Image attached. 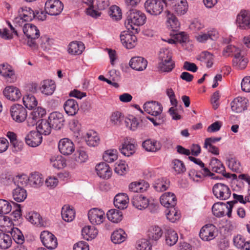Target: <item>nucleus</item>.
<instances>
[{"instance_id": "nucleus-1", "label": "nucleus", "mask_w": 250, "mask_h": 250, "mask_svg": "<svg viewBox=\"0 0 250 250\" xmlns=\"http://www.w3.org/2000/svg\"><path fill=\"white\" fill-rule=\"evenodd\" d=\"M145 14L140 10L132 9L127 16L125 25L128 30H137V27L143 25L146 21Z\"/></svg>"}, {"instance_id": "nucleus-2", "label": "nucleus", "mask_w": 250, "mask_h": 250, "mask_svg": "<svg viewBox=\"0 0 250 250\" xmlns=\"http://www.w3.org/2000/svg\"><path fill=\"white\" fill-rule=\"evenodd\" d=\"M158 68L163 72H170L175 67V62L172 59V53L166 48L161 49L159 53Z\"/></svg>"}, {"instance_id": "nucleus-3", "label": "nucleus", "mask_w": 250, "mask_h": 250, "mask_svg": "<svg viewBox=\"0 0 250 250\" xmlns=\"http://www.w3.org/2000/svg\"><path fill=\"white\" fill-rule=\"evenodd\" d=\"M35 18V12L30 7H24L19 10L18 15L14 19V23L16 26L24 27L29 21Z\"/></svg>"}, {"instance_id": "nucleus-4", "label": "nucleus", "mask_w": 250, "mask_h": 250, "mask_svg": "<svg viewBox=\"0 0 250 250\" xmlns=\"http://www.w3.org/2000/svg\"><path fill=\"white\" fill-rule=\"evenodd\" d=\"M232 202H217L212 207V211L217 217H222L227 215L229 218L231 217Z\"/></svg>"}, {"instance_id": "nucleus-5", "label": "nucleus", "mask_w": 250, "mask_h": 250, "mask_svg": "<svg viewBox=\"0 0 250 250\" xmlns=\"http://www.w3.org/2000/svg\"><path fill=\"white\" fill-rule=\"evenodd\" d=\"M166 5L165 0H147L144 4L146 12L154 16L160 15Z\"/></svg>"}, {"instance_id": "nucleus-6", "label": "nucleus", "mask_w": 250, "mask_h": 250, "mask_svg": "<svg viewBox=\"0 0 250 250\" xmlns=\"http://www.w3.org/2000/svg\"><path fill=\"white\" fill-rule=\"evenodd\" d=\"M212 191L215 197L221 200L228 199L231 195V190L228 186L221 183L215 184Z\"/></svg>"}, {"instance_id": "nucleus-7", "label": "nucleus", "mask_w": 250, "mask_h": 250, "mask_svg": "<svg viewBox=\"0 0 250 250\" xmlns=\"http://www.w3.org/2000/svg\"><path fill=\"white\" fill-rule=\"evenodd\" d=\"M217 235L216 227L213 224H208L204 225L200 229V238L204 241H210L213 240Z\"/></svg>"}, {"instance_id": "nucleus-8", "label": "nucleus", "mask_w": 250, "mask_h": 250, "mask_svg": "<svg viewBox=\"0 0 250 250\" xmlns=\"http://www.w3.org/2000/svg\"><path fill=\"white\" fill-rule=\"evenodd\" d=\"M136 148L137 145L134 140L131 138L126 137L120 146L119 150L123 155L129 157L135 153Z\"/></svg>"}, {"instance_id": "nucleus-9", "label": "nucleus", "mask_w": 250, "mask_h": 250, "mask_svg": "<svg viewBox=\"0 0 250 250\" xmlns=\"http://www.w3.org/2000/svg\"><path fill=\"white\" fill-rule=\"evenodd\" d=\"M22 31L27 38L30 39V42L28 43L31 46H35L36 43L34 40L40 37V31L34 24L29 23L25 24L24 27H22Z\"/></svg>"}, {"instance_id": "nucleus-10", "label": "nucleus", "mask_w": 250, "mask_h": 250, "mask_svg": "<svg viewBox=\"0 0 250 250\" xmlns=\"http://www.w3.org/2000/svg\"><path fill=\"white\" fill-rule=\"evenodd\" d=\"M88 218L92 225H99L102 224L105 219V213L102 209L92 208L88 211Z\"/></svg>"}, {"instance_id": "nucleus-11", "label": "nucleus", "mask_w": 250, "mask_h": 250, "mask_svg": "<svg viewBox=\"0 0 250 250\" xmlns=\"http://www.w3.org/2000/svg\"><path fill=\"white\" fill-rule=\"evenodd\" d=\"M11 116L13 120L18 123H22L27 118L26 109L21 104H14L10 108Z\"/></svg>"}, {"instance_id": "nucleus-12", "label": "nucleus", "mask_w": 250, "mask_h": 250, "mask_svg": "<svg viewBox=\"0 0 250 250\" xmlns=\"http://www.w3.org/2000/svg\"><path fill=\"white\" fill-rule=\"evenodd\" d=\"M63 8L62 3L59 0H48L45 4V10L52 16L59 15Z\"/></svg>"}, {"instance_id": "nucleus-13", "label": "nucleus", "mask_w": 250, "mask_h": 250, "mask_svg": "<svg viewBox=\"0 0 250 250\" xmlns=\"http://www.w3.org/2000/svg\"><path fill=\"white\" fill-rule=\"evenodd\" d=\"M40 238L43 245L48 249H54L58 245L56 237L54 234L48 231L42 232Z\"/></svg>"}, {"instance_id": "nucleus-14", "label": "nucleus", "mask_w": 250, "mask_h": 250, "mask_svg": "<svg viewBox=\"0 0 250 250\" xmlns=\"http://www.w3.org/2000/svg\"><path fill=\"white\" fill-rule=\"evenodd\" d=\"M236 24L241 29H250V11L242 10L236 17Z\"/></svg>"}, {"instance_id": "nucleus-15", "label": "nucleus", "mask_w": 250, "mask_h": 250, "mask_svg": "<svg viewBox=\"0 0 250 250\" xmlns=\"http://www.w3.org/2000/svg\"><path fill=\"white\" fill-rule=\"evenodd\" d=\"M58 148L61 153L63 155L68 156L74 151L75 146L70 139L64 138L59 141Z\"/></svg>"}, {"instance_id": "nucleus-16", "label": "nucleus", "mask_w": 250, "mask_h": 250, "mask_svg": "<svg viewBox=\"0 0 250 250\" xmlns=\"http://www.w3.org/2000/svg\"><path fill=\"white\" fill-rule=\"evenodd\" d=\"M248 100L244 97H237L231 102V109L235 113H241L247 109Z\"/></svg>"}, {"instance_id": "nucleus-17", "label": "nucleus", "mask_w": 250, "mask_h": 250, "mask_svg": "<svg viewBox=\"0 0 250 250\" xmlns=\"http://www.w3.org/2000/svg\"><path fill=\"white\" fill-rule=\"evenodd\" d=\"M48 120L52 127L56 129H61L63 126L65 122L63 114L57 111L50 113Z\"/></svg>"}, {"instance_id": "nucleus-18", "label": "nucleus", "mask_w": 250, "mask_h": 250, "mask_svg": "<svg viewBox=\"0 0 250 250\" xmlns=\"http://www.w3.org/2000/svg\"><path fill=\"white\" fill-rule=\"evenodd\" d=\"M0 75L4 77L7 81L13 83L16 80V76L14 68L8 63L0 65Z\"/></svg>"}, {"instance_id": "nucleus-19", "label": "nucleus", "mask_w": 250, "mask_h": 250, "mask_svg": "<svg viewBox=\"0 0 250 250\" xmlns=\"http://www.w3.org/2000/svg\"><path fill=\"white\" fill-rule=\"evenodd\" d=\"M170 5L172 10L179 15L186 14L188 8L186 0H171Z\"/></svg>"}, {"instance_id": "nucleus-20", "label": "nucleus", "mask_w": 250, "mask_h": 250, "mask_svg": "<svg viewBox=\"0 0 250 250\" xmlns=\"http://www.w3.org/2000/svg\"><path fill=\"white\" fill-rule=\"evenodd\" d=\"M42 136L37 131H31L28 133L25 138V143L31 147H36L39 146L42 142Z\"/></svg>"}, {"instance_id": "nucleus-21", "label": "nucleus", "mask_w": 250, "mask_h": 250, "mask_svg": "<svg viewBox=\"0 0 250 250\" xmlns=\"http://www.w3.org/2000/svg\"><path fill=\"white\" fill-rule=\"evenodd\" d=\"M144 110L153 116H157L161 113L163 107L161 104L156 101L146 102L144 104Z\"/></svg>"}, {"instance_id": "nucleus-22", "label": "nucleus", "mask_w": 250, "mask_h": 250, "mask_svg": "<svg viewBox=\"0 0 250 250\" xmlns=\"http://www.w3.org/2000/svg\"><path fill=\"white\" fill-rule=\"evenodd\" d=\"M95 170L97 175L104 179H109L112 175V169L105 163H101L96 165Z\"/></svg>"}, {"instance_id": "nucleus-23", "label": "nucleus", "mask_w": 250, "mask_h": 250, "mask_svg": "<svg viewBox=\"0 0 250 250\" xmlns=\"http://www.w3.org/2000/svg\"><path fill=\"white\" fill-rule=\"evenodd\" d=\"M129 65L134 70L143 71L146 68L147 62L146 60L142 57L136 56L132 57L130 59Z\"/></svg>"}, {"instance_id": "nucleus-24", "label": "nucleus", "mask_w": 250, "mask_h": 250, "mask_svg": "<svg viewBox=\"0 0 250 250\" xmlns=\"http://www.w3.org/2000/svg\"><path fill=\"white\" fill-rule=\"evenodd\" d=\"M120 39L122 44L127 49L133 48L137 44L136 36L125 32L121 33Z\"/></svg>"}, {"instance_id": "nucleus-25", "label": "nucleus", "mask_w": 250, "mask_h": 250, "mask_svg": "<svg viewBox=\"0 0 250 250\" xmlns=\"http://www.w3.org/2000/svg\"><path fill=\"white\" fill-rule=\"evenodd\" d=\"M3 93L7 99L12 101L18 100L21 96L20 89L13 86H6Z\"/></svg>"}, {"instance_id": "nucleus-26", "label": "nucleus", "mask_w": 250, "mask_h": 250, "mask_svg": "<svg viewBox=\"0 0 250 250\" xmlns=\"http://www.w3.org/2000/svg\"><path fill=\"white\" fill-rule=\"evenodd\" d=\"M160 200L161 205L167 208L174 207L177 201L175 194L169 192L164 193Z\"/></svg>"}, {"instance_id": "nucleus-27", "label": "nucleus", "mask_w": 250, "mask_h": 250, "mask_svg": "<svg viewBox=\"0 0 250 250\" xmlns=\"http://www.w3.org/2000/svg\"><path fill=\"white\" fill-rule=\"evenodd\" d=\"M55 89L56 84L53 80H45L41 83L40 89L45 95H51Z\"/></svg>"}, {"instance_id": "nucleus-28", "label": "nucleus", "mask_w": 250, "mask_h": 250, "mask_svg": "<svg viewBox=\"0 0 250 250\" xmlns=\"http://www.w3.org/2000/svg\"><path fill=\"white\" fill-rule=\"evenodd\" d=\"M218 38V32L214 28L208 30L206 33H202L196 36L197 41L200 42H205L208 40L215 41Z\"/></svg>"}, {"instance_id": "nucleus-29", "label": "nucleus", "mask_w": 250, "mask_h": 250, "mask_svg": "<svg viewBox=\"0 0 250 250\" xmlns=\"http://www.w3.org/2000/svg\"><path fill=\"white\" fill-rule=\"evenodd\" d=\"M63 108L65 113L69 116H74L79 109L77 102L71 99L67 100L64 103Z\"/></svg>"}, {"instance_id": "nucleus-30", "label": "nucleus", "mask_w": 250, "mask_h": 250, "mask_svg": "<svg viewBox=\"0 0 250 250\" xmlns=\"http://www.w3.org/2000/svg\"><path fill=\"white\" fill-rule=\"evenodd\" d=\"M128 203L129 198L125 193H119L114 198V204L119 209L126 208L128 206Z\"/></svg>"}, {"instance_id": "nucleus-31", "label": "nucleus", "mask_w": 250, "mask_h": 250, "mask_svg": "<svg viewBox=\"0 0 250 250\" xmlns=\"http://www.w3.org/2000/svg\"><path fill=\"white\" fill-rule=\"evenodd\" d=\"M149 187V185L147 182L140 180L131 183L129 185V189L134 192H143L146 191Z\"/></svg>"}, {"instance_id": "nucleus-32", "label": "nucleus", "mask_w": 250, "mask_h": 250, "mask_svg": "<svg viewBox=\"0 0 250 250\" xmlns=\"http://www.w3.org/2000/svg\"><path fill=\"white\" fill-rule=\"evenodd\" d=\"M131 203L135 208L140 210L146 208L149 204L148 200L142 195L134 196L131 200Z\"/></svg>"}, {"instance_id": "nucleus-33", "label": "nucleus", "mask_w": 250, "mask_h": 250, "mask_svg": "<svg viewBox=\"0 0 250 250\" xmlns=\"http://www.w3.org/2000/svg\"><path fill=\"white\" fill-rule=\"evenodd\" d=\"M84 48V45L82 42L74 41L69 43L68 52L70 54L78 55L82 53Z\"/></svg>"}, {"instance_id": "nucleus-34", "label": "nucleus", "mask_w": 250, "mask_h": 250, "mask_svg": "<svg viewBox=\"0 0 250 250\" xmlns=\"http://www.w3.org/2000/svg\"><path fill=\"white\" fill-rule=\"evenodd\" d=\"M142 146L147 151L156 152L160 149L161 145L155 140L147 139L143 143Z\"/></svg>"}, {"instance_id": "nucleus-35", "label": "nucleus", "mask_w": 250, "mask_h": 250, "mask_svg": "<svg viewBox=\"0 0 250 250\" xmlns=\"http://www.w3.org/2000/svg\"><path fill=\"white\" fill-rule=\"evenodd\" d=\"M52 126L50 122L46 120L42 119L37 126V130L38 132L44 135H49L52 130Z\"/></svg>"}, {"instance_id": "nucleus-36", "label": "nucleus", "mask_w": 250, "mask_h": 250, "mask_svg": "<svg viewBox=\"0 0 250 250\" xmlns=\"http://www.w3.org/2000/svg\"><path fill=\"white\" fill-rule=\"evenodd\" d=\"M82 233L83 238L89 241L96 238L98 234V230L94 226H86L83 228Z\"/></svg>"}, {"instance_id": "nucleus-37", "label": "nucleus", "mask_w": 250, "mask_h": 250, "mask_svg": "<svg viewBox=\"0 0 250 250\" xmlns=\"http://www.w3.org/2000/svg\"><path fill=\"white\" fill-rule=\"evenodd\" d=\"M87 145L90 146H97L100 142V138L97 133L93 130L88 131L84 137Z\"/></svg>"}, {"instance_id": "nucleus-38", "label": "nucleus", "mask_w": 250, "mask_h": 250, "mask_svg": "<svg viewBox=\"0 0 250 250\" xmlns=\"http://www.w3.org/2000/svg\"><path fill=\"white\" fill-rule=\"evenodd\" d=\"M14 228L13 222L9 217L0 215V230L9 233Z\"/></svg>"}, {"instance_id": "nucleus-39", "label": "nucleus", "mask_w": 250, "mask_h": 250, "mask_svg": "<svg viewBox=\"0 0 250 250\" xmlns=\"http://www.w3.org/2000/svg\"><path fill=\"white\" fill-rule=\"evenodd\" d=\"M248 62V59L242 56L240 52L235 55V57H234L232 60L233 66L238 69H245L247 65Z\"/></svg>"}, {"instance_id": "nucleus-40", "label": "nucleus", "mask_w": 250, "mask_h": 250, "mask_svg": "<svg viewBox=\"0 0 250 250\" xmlns=\"http://www.w3.org/2000/svg\"><path fill=\"white\" fill-rule=\"evenodd\" d=\"M27 219L32 224L38 227L44 226V222L40 214L35 211H31L26 216Z\"/></svg>"}, {"instance_id": "nucleus-41", "label": "nucleus", "mask_w": 250, "mask_h": 250, "mask_svg": "<svg viewBox=\"0 0 250 250\" xmlns=\"http://www.w3.org/2000/svg\"><path fill=\"white\" fill-rule=\"evenodd\" d=\"M163 233V231L160 227L154 226L149 228L147 232V236L149 240L156 241L162 237Z\"/></svg>"}, {"instance_id": "nucleus-42", "label": "nucleus", "mask_w": 250, "mask_h": 250, "mask_svg": "<svg viewBox=\"0 0 250 250\" xmlns=\"http://www.w3.org/2000/svg\"><path fill=\"white\" fill-rule=\"evenodd\" d=\"M61 214L62 219L68 222L72 221L75 217L74 210L67 205H64L62 208Z\"/></svg>"}, {"instance_id": "nucleus-43", "label": "nucleus", "mask_w": 250, "mask_h": 250, "mask_svg": "<svg viewBox=\"0 0 250 250\" xmlns=\"http://www.w3.org/2000/svg\"><path fill=\"white\" fill-rule=\"evenodd\" d=\"M227 164L229 168L236 172H240L242 166L240 161L235 157L230 156L227 160Z\"/></svg>"}, {"instance_id": "nucleus-44", "label": "nucleus", "mask_w": 250, "mask_h": 250, "mask_svg": "<svg viewBox=\"0 0 250 250\" xmlns=\"http://www.w3.org/2000/svg\"><path fill=\"white\" fill-rule=\"evenodd\" d=\"M127 234L125 231L121 229L115 230L112 234L111 239L115 244H120L125 241Z\"/></svg>"}, {"instance_id": "nucleus-45", "label": "nucleus", "mask_w": 250, "mask_h": 250, "mask_svg": "<svg viewBox=\"0 0 250 250\" xmlns=\"http://www.w3.org/2000/svg\"><path fill=\"white\" fill-rule=\"evenodd\" d=\"M106 216L109 221L115 223L120 222L123 218L122 211L116 209L108 210L106 213Z\"/></svg>"}, {"instance_id": "nucleus-46", "label": "nucleus", "mask_w": 250, "mask_h": 250, "mask_svg": "<svg viewBox=\"0 0 250 250\" xmlns=\"http://www.w3.org/2000/svg\"><path fill=\"white\" fill-rule=\"evenodd\" d=\"M209 168L213 172L223 173L225 168L223 164L217 158H212L209 163Z\"/></svg>"}, {"instance_id": "nucleus-47", "label": "nucleus", "mask_w": 250, "mask_h": 250, "mask_svg": "<svg viewBox=\"0 0 250 250\" xmlns=\"http://www.w3.org/2000/svg\"><path fill=\"white\" fill-rule=\"evenodd\" d=\"M13 198L17 202H23L27 197V192L25 189L21 187H17L13 190Z\"/></svg>"}, {"instance_id": "nucleus-48", "label": "nucleus", "mask_w": 250, "mask_h": 250, "mask_svg": "<svg viewBox=\"0 0 250 250\" xmlns=\"http://www.w3.org/2000/svg\"><path fill=\"white\" fill-rule=\"evenodd\" d=\"M22 101L25 106L29 109H32L37 106L38 101L35 97L31 94H27L22 98Z\"/></svg>"}, {"instance_id": "nucleus-49", "label": "nucleus", "mask_w": 250, "mask_h": 250, "mask_svg": "<svg viewBox=\"0 0 250 250\" xmlns=\"http://www.w3.org/2000/svg\"><path fill=\"white\" fill-rule=\"evenodd\" d=\"M12 239L10 234L0 233V249L5 250L9 248L12 245Z\"/></svg>"}, {"instance_id": "nucleus-50", "label": "nucleus", "mask_w": 250, "mask_h": 250, "mask_svg": "<svg viewBox=\"0 0 250 250\" xmlns=\"http://www.w3.org/2000/svg\"><path fill=\"white\" fill-rule=\"evenodd\" d=\"M178 236L176 231L172 229H168L166 234V244L171 246L176 243L178 241Z\"/></svg>"}, {"instance_id": "nucleus-51", "label": "nucleus", "mask_w": 250, "mask_h": 250, "mask_svg": "<svg viewBox=\"0 0 250 250\" xmlns=\"http://www.w3.org/2000/svg\"><path fill=\"white\" fill-rule=\"evenodd\" d=\"M52 166L56 168H62L66 166L65 159L62 156H52L50 159Z\"/></svg>"}, {"instance_id": "nucleus-52", "label": "nucleus", "mask_w": 250, "mask_h": 250, "mask_svg": "<svg viewBox=\"0 0 250 250\" xmlns=\"http://www.w3.org/2000/svg\"><path fill=\"white\" fill-rule=\"evenodd\" d=\"M9 233L10 234L11 238H12L18 245H22L24 238L19 229L14 228Z\"/></svg>"}, {"instance_id": "nucleus-53", "label": "nucleus", "mask_w": 250, "mask_h": 250, "mask_svg": "<svg viewBox=\"0 0 250 250\" xmlns=\"http://www.w3.org/2000/svg\"><path fill=\"white\" fill-rule=\"evenodd\" d=\"M171 167L175 174H181L186 170V166L183 161L179 159H174L171 162Z\"/></svg>"}, {"instance_id": "nucleus-54", "label": "nucleus", "mask_w": 250, "mask_h": 250, "mask_svg": "<svg viewBox=\"0 0 250 250\" xmlns=\"http://www.w3.org/2000/svg\"><path fill=\"white\" fill-rule=\"evenodd\" d=\"M169 186V181L165 178L158 179L154 184V188L157 191L166 190Z\"/></svg>"}, {"instance_id": "nucleus-55", "label": "nucleus", "mask_w": 250, "mask_h": 250, "mask_svg": "<svg viewBox=\"0 0 250 250\" xmlns=\"http://www.w3.org/2000/svg\"><path fill=\"white\" fill-rule=\"evenodd\" d=\"M180 22L177 18L173 14L167 15V26L172 31H177L180 28Z\"/></svg>"}, {"instance_id": "nucleus-56", "label": "nucleus", "mask_w": 250, "mask_h": 250, "mask_svg": "<svg viewBox=\"0 0 250 250\" xmlns=\"http://www.w3.org/2000/svg\"><path fill=\"white\" fill-rule=\"evenodd\" d=\"M29 183L33 187H39L43 184V180L42 175L39 173H32L29 176Z\"/></svg>"}, {"instance_id": "nucleus-57", "label": "nucleus", "mask_w": 250, "mask_h": 250, "mask_svg": "<svg viewBox=\"0 0 250 250\" xmlns=\"http://www.w3.org/2000/svg\"><path fill=\"white\" fill-rule=\"evenodd\" d=\"M103 159L107 163H112L118 158V152L116 149H109L105 151L103 154Z\"/></svg>"}, {"instance_id": "nucleus-58", "label": "nucleus", "mask_w": 250, "mask_h": 250, "mask_svg": "<svg viewBox=\"0 0 250 250\" xmlns=\"http://www.w3.org/2000/svg\"><path fill=\"white\" fill-rule=\"evenodd\" d=\"M6 136L10 141L11 145L13 146L15 151H18L21 148V145L17 139V135L13 132L8 131L7 132Z\"/></svg>"}, {"instance_id": "nucleus-59", "label": "nucleus", "mask_w": 250, "mask_h": 250, "mask_svg": "<svg viewBox=\"0 0 250 250\" xmlns=\"http://www.w3.org/2000/svg\"><path fill=\"white\" fill-rule=\"evenodd\" d=\"M169 208L170 209L166 213L167 217L170 222L174 223L180 218L181 213L174 207Z\"/></svg>"}, {"instance_id": "nucleus-60", "label": "nucleus", "mask_w": 250, "mask_h": 250, "mask_svg": "<svg viewBox=\"0 0 250 250\" xmlns=\"http://www.w3.org/2000/svg\"><path fill=\"white\" fill-rule=\"evenodd\" d=\"M108 14L113 20L118 21L121 19L122 12L119 7L112 5L110 7Z\"/></svg>"}, {"instance_id": "nucleus-61", "label": "nucleus", "mask_w": 250, "mask_h": 250, "mask_svg": "<svg viewBox=\"0 0 250 250\" xmlns=\"http://www.w3.org/2000/svg\"><path fill=\"white\" fill-rule=\"evenodd\" d=\"M240 52V50L234 45H229L226 46L223 50L222 54L224 56L227 57L231 55L235 57L237 53L239 54Z\"/></svg>"}, {"instance_id": "nucleus-62", "label": "nucleus", "mask_w": 250, "mask_h": 250, "mask_svg": "<svg viewBox=\"0 0 250 250\" xmlns=\"http://www.w3.org/2000/svg\"><path fill=\"white\" fill-rule=\"evenodd\" d=\"M124 119V116L121 112L115 111L111 114L110 121L113 125H119L121 124Z\"/></svg>"}, {"instance_id": "nucleus-63", "label": "nucleus", "mask_w": 250, "mask_h": 250, "mask_svg": "<svg viewBox=\"0 0 250 250\" xmlns=\"http://www.w3.org/2000/svg\"><path fill=\"white\" fill-rule=\"evenodd\" d=\"M127 169V165L123 161H120L116 163L115 165V172L120 175L125 174Z\"/></svg>"}, {"instance_id": "nucleus-64", "label": "nucleus", "mask_w": 250, "mask_h": 250, "mask_svg": "<svg viewBox=\"0 0 250 250\" xmlns=\"http://www.w3.org/2000/svg\"><path fill=\"white\" fill-rule=\"evenodd\" d=\"M12 210V206L8 201L0 199V214H8Z\"/></svg>"}]
</instances>
